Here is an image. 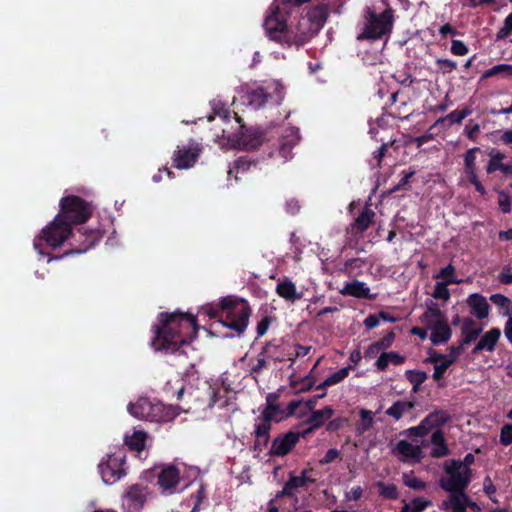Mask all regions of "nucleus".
<instances>
[{"label":"nucleus","mask_w":512,"mask_h":512,"mask_svg":"<svg viewBox=\"0 0 512 512\" xmlns=\"http://www.w3.org/2000/svg\"><path fill=\"white\" fill-rule=\"evenodd\" d=\"M159 320L161 327L156 329L152 341L155 350L177 352L181 345L187 343L183 335L195 334L197 331L196 319L190 314L161 313Z\"/></svg>","instance_id":"1"},{"label":"nucleus","mask_w":512,"mask_h":512,"mask_svg":"<svg viewBox=\"0 0 512 512\" xmlns=\"http://www.w3.org/2000/svg\"><path fill=\"white\" fill-rule=\"evenodd\" d=\"M220 323L241 335L247 328L251 314L250 306L243 299L226 297L221 301Z\"/></svg>","instance_id":"2"},{"label":"nucleus","mask_w":512,"mask_h":512,"mask_svg":"<svg viewBox=\"0 0 512 512\" xmlns=\"http://www.w3.org/2000/svg\"><path fill=\"white\" fill-rule=\"evenodd\" d=\"M420 323L431 331L430 340L438 345L447 342L451 337V329L447 317L438 304L429 300L426 302V310L419 318Z\"/></svg>","instance_id":"3"},{"label":"nucleus","mask_w":512,"mask_h":512,"mask_svg":"<svg viewBox=\"0 0 512 512\" xmlns=\"http://www.w3.org/2000/svg\"><path fill=\"white\" fill-rule=\"evenodd\" d=\"M127 410L133 417L151 422L171 421L179 414L176 407L152 402L147 398H140L135 403H130Z\"/></svg>","instance_id":"4"},{"label":"nucleus","mask_w":512,"mask_h":512,"mask_svg":"<svg viewBox=\"0 0 512 512\" xmlns=\"http://www.w3.org/2000/svg\"><path fill=\"white\" fill-rule=\"evenodd\" d=\"M472 470L460 461L450 460L444 464V475L439 480L446 492L465 491L471 482Z\"/></svg>","instance_id":"5"},{"label":"nucleus","mask_w":512,"mask_h":512,"mask_svg":"<svg viewBox=\"0 0 512 512\" xmlns=\"http://www.w3.org/2000/svg\"><path fill=\"white\" fill-rule=\"evenodd\" d=\"M72 233L71 224L63 219V215H56L53 221L43 228L42 235L34 239V248L40 255H43L42 240L51 248H58L70 237Z\"/></svg>","instance_id":"6"},{"label":"nucleus","mask_w":512,"mask_h":512,"mask_svg":"<svg viewBox=\"0 0 512 512\" xmlns=\"http://www.w3.org/2000/svg\"><path fill=\"white\" fill-rule=\"evenodd\" d=\"M290 7L288 4H283L282 0H274L263 24L267 36L282 45H284L286 37L291 38V33L286 27V21L281 10L288 12Z\"/></svg>","instance_id":"7"},{"label":"nucleus","mask_w":512,"mask_h":512,"mask_svg":"<svg viewBox=\"0 0 512 512\" xmlns=\"http://www.w3.org/2000/svg\"><path fill=\"white\" fill-rule=\"evenodd\" d=\"M393 27V10L388 7L381 14L377 15L372 10H367L366 24L361 34L357 36L358 40L379 39L389 34Z\"/></svg>","instance_id":"8"},{"label":"nucleus","mask_w":512,"mask_h":512,"mask_svg":"<svg viewBox=\"0 0 512 512\" xmlns=\"http://www.w3.org/2000/svg\"><path fill=\"white\" fill-rule=\"evenodd\" d=\"M60 213L63 219L72 224L85 223L91 216V207L77 196H67L60 201Z\"/></svg>","instance_id":"9"},{"label":"nucleus","mask_w":512,"mask_h":512,"mask_svg":"<svg viewBox=\"0 0 512 512\" xmlns=\"http://www.w3.org/2000/svg\"><path fill=\"white\" fill-rule=\"evenodd\" d=\"M124 462L125 454L121 451L108 455L100 462L99 471L105 484L112 485L125 476Z\"/></svg>","instance_id":"10"},{"label":"nucleus","mask_w":512,"mask_h":512,"mask_svg":"<svg viewBox=\"0 0 512 512\" xmlns=\"http://www.w3.org/2000/svg\"><path fill=\"white\" fill-rule=\"evenodd\" d=\"M201 153L198 143L189 141L187 144L178 145L173 154V164L177 169L192 167Z\"/></svg>","instance_id":"11"},{"label":"nucleus","mask_w":512,"mask_h":512,"mask_svg":"<svg viewBox=\"0 0 512 512\" xmlns=\"http://www.w3.org/2000/svg\"><path fill=\"white\" fill-rule=\"evenodd\" d=\"M146 497V487L140 484H133L122 495V507L126 512H139L144 506Z\"/></svg>","instance_id":"12"},{"label":"nucleus","mask_w":512,"mask_h":512,"mask_svg":"<svg viewBox=\"0 0 512 512\" xmlns=\"http://www.w3.org/2000/svg\"><path fill=\"white\" fill-rule=\"evenodd\" d=\"M288 31L291 33V38L286 37L284 45L289 47L292 45L296 47L303 46L318 33L310 26L309 20L303 19V17H301L294 30Z\"/></svg>","instance_id":"13"},{"label":"nucleus","mask_w":512,"mask_h":512,"mask_svg":"<svg viewBox=\"0 0 512 512\" xmlns=\"http://www.w3.org/2000/svg\"><path fill=\"white\" fill-rule=\"evenodd\" d=\"M393 453L403 462L417 463L423 457L422 446L412 444L407 440H400L393 448Z\"/></svg>","instance_id":"14"},{"label":"nucleus","mask_w":512,"mask_h":512,"mask_svg":"<svg viewBox=\"0 0 512 512\" xmlns=\"http://www.w3.org/2000/svg\"><path fill=\"white\" fill-rule=\"evenodd\" d=\"M179 480V470L173 465L162 468L158 475V485L165 494H173L176 491Z\"/></svg>","instance_id":"15"},{"label":"nucleus","mask_w":512,"mask_h":512,"mask_svg":"<svg viewBox=\"0 0 512 512\" xmlns=\"http://www.w3.org/2000/svg\"><path fill=\"white\" fill-rule=\"evenodd\" d=\"M300 434L295 432H288L273 440L270 454L273 456H284L288 454L292 448L299 441Z\"/></svg>","instance_id":"16"},{"label":"nucleus","mask_w":512,"mask_h":512,"mask_svg":"<svg viewBox=\"0 0 512 512\" xmlns=\"http://www.w3.org/2000/svg\"><path fill=\"white\" fill-rule=\"evenodd\" d=\"M228 144L237 149H254L260 145V138L255 133L241 127V131L236 136L228 135Z\"/></svg>","instance_id":"17"},{"label":"nucleus","mask_w":512,"mask_h":512,"mask_svg":"<svg viewBox=\"0 0 512 512\" xmlns=\"http://www.w3.org/2000/svg\"><path fill=\"white\" fill-rule=\"evenodd\" d=\"M458 353V348H452L447 355H435L431 358L432 362H434L433 378L436 381H439L448 367L456 361Z\"/></svg>","instance_id":"18"},{"label":"nucleus","mask_w":512,"mask_h":512,"mask_svg":"<svg viewBox=\"0 0 512 512\" xmlns=\"http://www.w3.org/2000/svg\"><path fill=\"white\" fill-rule=\"evenodd\" d=\"M450 495L440 505L441 509L451 510L452 512H466L468 504V495L465 491L449 492Z\"/></svg>","instance_id":"19"},{"label":"nucleus","mask_w":512,"mask_h":512,"mask_svg":"<svg viewBox=\"0 0 512 512\" xmlns=\"http://www.w3.org/2000/svg\"><path fill=\"white\" fill-rule=\"evenodd\" d=\"M467 304L471 308V314L478 319H484L489 314V304L486 298L478 293L471 294L467 298Z\"/></svg>","instance_id":"20"},{"label":"nucleus","mask_w":512,"mask_h":512,"mask_svg":"<svg viewBox=\"0 0 512 512\" xmlns=\"http://www.w3.org/2000/svg\"><path fill=\"white\" fill-rule=\"evenodd\" d=\"M415 408V402L409 400H397L386 411L385 414L395 421L401 420L406 414Z\"/></svg>","instance_id":"21"},{"label":"nucleus","mask_w":512,"mask_h":512,"mask_svg":"<svg viewBox=\"0 0 512 512\" xmlns=\"http://www.w3.org/2000/svg\"><path fill=\"white\" fill-rule=\"evenodd\" d=\"M334 413V410L330 406H326L323 409L315 410L311 412L310 417L307 419V423L311 425L304 433L303 436L312 432L313 429L322 426L327 420H329Z\"/></svg>","instance_id":"22"},{"label":"nucleus","mask_w":512,"mask_h":512,"mask_svg":"<svg viewBox=\"0 0 512 512\" xmlns=\"http://www.w3.org/2000/svg\"><path fill=\"white\" fill-rule=\"evenodd\" d=\"M299 130L295 127H289L285 130V134L282 136L280 153L283 158L287 160L289 158V152L299 142Z\"/></svg>","instance_id":"23"},{"label":"nucleus","mask_w":512,"mask_h":512,"mask_svg":"<svg viewBox=\"0 0 512 512\" xmlns=\"http://www.w3.org/2000/svg\"><path fill=\"white\" fill-rule=\"evenodd\" d=\"M274 349H275V346L270 345V344L263 347L262 351L257 355L255 363H253L250 368V374L258 375L264 369L267 368L270 359L273 358V350Z\"/></svg>","instance_id":"24"},{"label":"nucleus","mask_w":512,"mask_h":512,"mask_svg":"<svg viewBox=\"0 0 512 512\" xmlns=\"http://www.w3.org/2000/svg\"><path fill=\"white\" fill-rule=\"evenodd\" d=\"M276 293L283 299L295 302L302 298V292H298L291 280H284L276 285Z\"/></svg>","instance_id":"25"},{"label":"nucleus","mask_w":512,"mask_h":512,"mask_svg":"<svg viewBox=\"0 0 512 512\" xmlns=\"http://www.w3.org/2000/svg\"><path fill=\"white\" fill-rule=\"evenodd\" d=\"M431 456L434 458H441L449 454V449L446 445L444 434L441 430L436 429L431 435Z\"/></svg>","instance_id":"26"},{"label":"nucleus","mask_w":512,"mask_h":512,"mask_svg":"<svg viewBox=\"0 0 512 512\" xmlns=\"http://www.w3.org/2000/svg\"><path fill=\"white\" fill-rule=\"evenodd\" d=\"M303 19L309 20L310 26L314 31L319 32L324 26L327 19V11L322 6H316L311 8Z\"/></svg>","instance_id":"27"},{"label":"nucleus","mask_w":512,"mask_h":512,"mask_svg":"<svg viewBox=\"0 0 512 512\" xmlns=\"http://www.w3.org/2000/svg\"><path fill=\"white\" fill-rule=\"evenodd\" d=\"M262 418L270 423L271 421L279 422L286 418L285 411L275 403V398L271 394L267 396V406L262 413Z\"/></svg>","instance_id":"28"},{"label":"nucleus","mask_w":512,"mask_h":512,"mask_svg":"<svg viewBox=\"0 0 512 512\" xmlns=\"http://www.w3.org/2000/svg\"><path fill=\"white\" fill-rule=\"evenodd\" d=\"M500 335L501 331L498 328H493L486 332L475 346L474 353L481 350L492 352L500 338Z\"/></svg>","instance_id":"29"},{"label":"nucleus","mask_w":512,"mask_h":512,"mask_svg":"<svg viewBox=\"0 0 512 512\" xmlns=\"http://www.w3.org/2000/svg\"><path fill=\"white\" fill-rule=\"evenodd\" d=\"M271 428V424L269 421L264 418H260L257 420L255 424V448L262 449L263 446H266L269 440V431Z\"/></svg>","instance_id":"30"},{"label":"nucleus","mask_w":512,"mask_h":512,"mask_svg":"<svg viewBox=\"0 0 512 512\" xmlns=\"http://www.w3.org/2000/svg\"><path fill=\"white\" fill-rule=\"evenodd\" d=\"M312 482H314V480L308 476V470H303L298 476L290 475L288 481L284 485V493H291L294 495L299 488L305 487L307 483Z\"/></svg>","instance_id":"31"},{"label":"nucleus","mask_w":512,"mask_h":512,"mask_svg":"<svg viewBox=\"0 0 512 512\" xmlns=\"http://www.w3.org/2000/svg\"><path fill=\"white\" fill-rule=\"evenodd\" d=\"M375 424V413L371 410L361 408L359 410V421L356 424L355 431L358 435H362L370 430Z\"/></svg>","instance_id":"32"},{"label":"nucleus","mask_w":512,"mask_h":512,"mask_svg":"<svg viewBox=\"0 0 512 512\" xmlns=\"http://www.w3.org/2000/svg\"><path fill=\"white\" fill-rule=\"evenodd\" d=\"M369 291V288L366 286L364 282H360L357 280L346 283L344 287L340 289L341 294L350 295L357 298L369 297Z\"/></svg>","instance_id":"33"},{"label":"nucleus","mask_w":512,"mask_h":512,"mask_svg":"<svg viewBox=\"0 0 512 512\" xmlns=\"http://www.w3.org/2000/svg\"><path fill=\"white\" fill-rule=\"evenodd\" d=\"M462 332L464 335L463 344H469L477 339L482 329L476 326L472 319L464 318L462 321Z\"/></svg>","instance_id":"34"},{"label":"nucleus","mask_w":512,"mask_h":512,"mask_svg":"<svg viewBox=\"0 0 512 512\" xmlns=\"http://www.w3.org/2000/svg\"><path fill=\"white\" fill-rule=\"evenodd\" d=\"M404 362V357L396 352H384L377 359L375 366L378 370L384 371L390 363L399 365Z\"/></svg>","instance_id":"35"},{"label":"nucleus","mask_w":512,"mask_h":512,"mask_svg":"<svg viewBox=\"0 0 512 512\" xmlns=\"http://www.w3.org/2000/svg\"><path fill=\"white\" fill-rule=\"evenodd\" d=\"M146 433L142 430H135L131 435L125 436L126 445L136 451H141L145 447Z\"/></svg>","instance_id":"36"},{"label":"nucleus","mask_w":512,"mask_h":512,"mask_svg":"<svg viewBox=\"0 0 512 512\" xmlns=\"http://www.w3.org/2000/svg\"><path fill=\"white\" fill-rule=\"evenodd\" d=\"M455 271V267L449 264L446 267L441 268L439 272L434 275V278L448 285L459 284L462 282V280L456 278Z\"/></svg>","instance_id":"37"},{"label":"nucleus","mask_w":512,"mask_h":512,"mask_svg":"<svg viewBox=\"0 0 512 512\" xmlns=\"http://www.w3.org/2000/svg\"><path fill=\"white\" fill-rule=\"evenodd\" d=\"M490 160L487 165V173L491 174L495 172L496 170H501L504 172L505 165L502 163V160L504 159V154L498 150H491L489 153Z\"/></svg>","instance_id":"38"},{"label":"nucleus","mask_w":512,"mask_h":512,"mask_svg":"<svg viewBox=\"0 0 512 512\" xmlns=\"http://www.w3.org/2000/svg\"><path fill=\"white\" fill-rule=\"evenodd\" d=\"M431 504L432 502L430 500L415 498L411 502L406 503L402 507L401 512H422Z\"/></svg>","instance_id":"39"},{"label":"nucleus","mask_w":512,"mask_h":512,"mask_svg":"<svg viewBox=\"0 0 512 512\" xmlns=\"http://www.w3.org/2000/svg\"><path fill=\"white\" fill-rule=\"evenodd\" d=\"M479 148L474 147L469 149L464 156L465 173L467 176L476 174V153Z\"/></svg>","instance_id":"40"},{"label":"nucleus","mask_w":512,"mask_h":512,"mask_svg":"<svg viewBox=\"0 0 512 512\" xmlns=\"http://www.w3.org/2000/svg\"><path fill=\"white\" fill-rule=\"evenodd\" d=\"M447 413L443 411H437L430 413L427 417L424 418L425 423L429 426L430 429L439 427L448 421Z\"/></svg>","instance_id":"41"},{"label":"nucleus","mask_w":512,"mask_h":512,"mask_svg":"<svg viewBox=\"0 0 512 512\" xmlns=\"http://www.w3.org/2000/svg\"><path fill=\"white\" fill-rule=\"evenodd\" d=\"M395 334L393 332H390L387 336L382 338L380 341L371 344L368 347L367 354L372 356L375 353H377L381 349L389 348L394 340Z\"/></svg>","instance_id":"42"},{"label":"nucleus","mask_w":512,"mask_h":512,"mask_svg":"<svg viewBox=\"0 0 512 512\" xmlns=\"http://www.w3.org/2000/svg\"><path fill=\"white\" fill-rule=\"evenodd\" d=\"M351 367H344L329 375L323 382L324 386H333L343 381L349 374Z\"/></svg>","instance_id":"43"},{"label":"nucleus","mask_w":512,"mask_h":512,"mask_svg":"<svg viewBox=\"0 0 512 512\" xmlns=\"http://www.w3.org/2000/svg\"><path fill=\"white\" fill-rule=\"evenodd\" d=\"M432 297L437 300H442L445 303L448 302L451 297L448 284L437 281L432 292Z\"/></svg>","instance_id":"44"},{"label":"nucleus","mask_w":512,"mask_h":512,"mask_svg":"<svg viewBox=\"0 0 512 512\" xmlns=\"http://www.w3.org/2000/svg\"><path fill=\"white\" fill-rule=\"evenodd\" d=\"M379 494L386 499H397L398 490L396 485L391 483L378 482Z\"/></svg>","instance_id":"45"},{"label":"nucleus","mask_w":512,"mask_h":512,"mask_svg":"<svg viewBox=\"0 0 512 512\" xmlns=\"http://www.w3.org/2000/svg\"><path fill=\"white\" fill-rule=\"evenodd\" d=\"M373 216L374 212L372 210L365 209L364 211L361 212V214L355 220V225L357 226L359 231L362 232L369 227V225L372 222Z\"/></svg>","instance_id":"46"},{"label":"nucleus","mask_w":512,"mask_h":512,"mask_svg":"<svg viewBox=\"0 0 512 512\" xmlns=\"http://www.w3.org/2000/svg\"><path fill=\"white\" fill-rule=\"evenodd\" d=\"M267 97L268 95L265 90L259 87L249 94V102L255 107H260L267 101Z\"/></svg>","instance_id":"47"},{"label":"nucleus","mask_w":512,"mask_h":512,"mask_svg":"<svg viewBox=\"0 0 512 512\" xmlns=\"http://www.w3.org/2000/svg\"><path fill=\"white\" fill-rule=\"evenodd\" d=\"M490 300L497 306L503 308L504 315H510L512 313L510 300L501 294H493Z\"/></svg>","instance_id":"48"},{"label":"nucleus","mask_w":512,"mask_h":512,"mask_svg":"<svg viewBox=\"0 0 512 512\" xmlns=\"http://www.w3.org/2000/svg\"><path fill=\"white\" fill-rule=\"evenodd\" d=\"M498 74H505L508 77L512 78V65L509 64H499L493 66L491 69L487 70L484 74V77H492Z\"/></svg>","instance_id":"49"},{"label":"nucleus","mask_w":512,"mask_h":512,"mask_svg":"<svg viewBox=\"0 0 512 512\" xmlns=\"http://www.w3.org/2000/svg\"><path fill=\"white\" fill-rule=\"evenodd\" d=\"M403 483L411 488V489H415V490H423L426 488V484L419 478L413 476L412 474H403Z\"/></svg>","instance_id":"50"},{"label":"nucleus","mask_w":512,"mask_h":512,"mask_svg":"<svg viewBox=\"0 0 512 512\" xmlns=\"http://www.w3.org/2000/svg\"><path fill=\"white\" fill-rule=\"evenodd\" d=\"M429 430V426L427 425V423H425V420L423 419L418 426L411 427L405 430L403 433L409 437H423L428 433Z\"/></svg>","instance_id":"51"},{"label":"nucleus","mask_w":512,"mask_h":512,"mask_svg":"<svg viewBox=\"0 0 512 512\" xmlns=\"http://www.w3.org/2000/svg\"><path fill=\"white\" fill-rule=\"evenodd\" d=\"M512 34V12L505 18L503 26L496 34V39H504Z\"/></svg>","instance_id":"52"},{"label":"nucleus","mask_w":512,"mask_h":512,"mask_svg":"<svg viewBox=\"0 0 512 512\" xmlns=\"http://www.w3.org/2000/svg\"><path fill=\"white\" fill-rule=\"evenodd\" d=\"M406 377L411 384H422L427 379V374L420 370H407Z\"/></svg>","instance_id":"53"},{"label":"nucleus","mask_w":512,"mask_h":512,"mask_svg":"<svg viewBox=\"0 0 512 512\" xmlns=\"http://www.w3.org/2000/svg\"><path fill=\"white\" fill-rule=\"evenodd\" d=\"M471 111L469 109L463 110H454L447 115V119L451 123H461L463 119H465L468 115H470Z\"/></svg>","instance_id":"54"},{"label":"nucleus","mask_w":512,"mask_h":512,"mask_svg":"<svg viewBox=\"0 0 512 512\" xmlns=\"http://www.w3.org/2000/svg\"><path fill=\"white\" fill-rule=\"evenodd\" d=\"M436 64L443 73H450L457 67V63L450 59H437Z\"/></svg>","instance_id":"55"},{"label":"nucleus","mask_w":512,"mask_h":512,"mask_svg":"<svg viewBox=\"0 0 512 512\" xmlns=\"http://www.w3.org/2000/svg\"><path fill=\"white\" fill-rule=\"evenodd\" d=\"M468 47L460 40H453L451 52L456 56H464L468 53Z\"/></svg>","instance_id":"56"},{"label":"nucleus","mask_w":512,"mask_h":512,"mask_svg":"<svg viewBox=\"0 0 512 512\" xmlns=\"http://www.w3.org/2000/svg\"><path fill=\"white\" fill-rule=\"evenodd\" d=\"M498 204H499L500 209L504 213H508L511 211V200L507 193H505V192L499 193Z\"/></svg>","instance_id":"57"},{"label":"nucleus","mask_w":512,"mask_h":512,"mask_svg":"<svg viewBox=\"0 0 512 512\" xmlns=\"http://www.w3.org/2000/svg\"><path fill=\"white\" fill-rule=\"evenodd\" d=\"M340 454L341 453L338 449L331 448L326 452L325 456L322 459H320L319 463L321 465L329 464L338 459L340 457Z\"/></svg>","instance_id":"58"},{"label":"nucleus","mask_w":512,"mask_h":512,"mask_svg":"<svg viewBox=\"0 0 512 512\" xmlns=\"http://www.w3.org/2000/svg\"><path fill=\"white\" fill-rule=\"evenodd\" d=\"M483 490L493 502H497V500L493 498V495L496 493V487L489 476H486L484 479Z\"/></svg>","instance_id":"59"},{"label":"nucleus","mask_w":512,"mask_h":512,"mask_svg":"<svg viewBox=\"0 0 512 512\" xmlns=\"http://www.w3.org/2000/svg\"><path fill=\"white\" fill-rule=\"evenodd\" d=\"M500 441L504 445H509L512 442V425H505L501 429Z\"/></svg>","instance_id":"60"},{"label":"nucleus","mask_w":512,"mask_h":512,"mask_svg":"<svg viewBox=\"0 0 512 512\" xmlns=\"http://www.w3.org/2000/svg\"><path fill=\"white\" fill-rule=\"evenodd\" d=\"M362 495L363 489L360 486H355L345 493V498L348 501H356L359 500L362 497Z\"/></svg>","instance_id":"61"},{"label":"nucleus","mask_w":512,"mask_h":512,"mask_svg":"<svg viewBox=\"0 0 512 512\" xmlns=\"http://www.w3.org/2000/svg\"><path fill=\"white\" fill-rule=\"evenodd\" d=\"M208 407L212 408L218 402L219 390L208 386Z\"/></svg>","instance_id":"62"},{"label":"nucleus","mask_w":512,"mask_h":512,"mask_svg":"<svg viewBox=\"0 0 512 512\" xmlns=\"http://www.w3.org/2000/svg\"><path fill=\"white\" fill-rule=\"evenodd\" d=\"M364 324L367 329H373L377 327L380 324V319L378 315H369L365 321Z\"/></svg>","instance_id":"63"},{"label":"nucleus","mask_w":512,"mask_h":512,"mask_svg":"<svg viewBox=\"0 0 512 512\" xmlns=\"http://www.w3.org/2000/svg\"><path fill=\"white\" fill-rule=\"evenodd\" d=\"M270 320L268 318L262 319L257 325V336L262 337L268 330Z\"/></svg>","instance_id":"64"}]
</instances>
